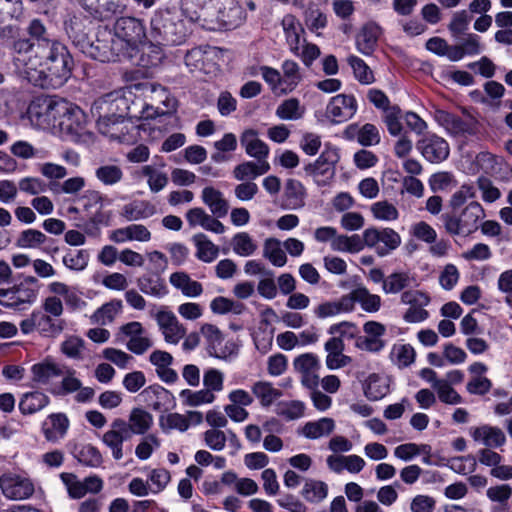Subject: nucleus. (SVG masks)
<instances>
[{"label": "nucleus", "instance_id": "obj_45", "mask_svg": "<svg viewBox=\"0 0 512 512\" xmlns=\"http://www.w3.org/2000/svg\"><path fill=\"white\" fill-rule=\"evenodd\" d=\"M352 309V293L344 296L338 302H325L315 308L314 313L318 318H326L347 312Z\"/></svg>", "mask_w": 512, "mask_h": 512}, {"label": "nucleus", "instance_id": "obj_22", "mask_svg": "<svg viewBox=\"0 0 512 512\" xmlns=\"http://www.w3.org/2000/svg\"><path fill=\"white\" fill-rule=\"evenodd\" d=\"M13 50L16 53L14 63L22 76L26 79V71H28V63H36L40 57L37 54V47L30 39H18L13 44Z\"/></svg>", "mask_w": 512, "mask_h": 512}, {"label": "nucleus", "instance_id": "obj_43", "mask_svg": "<svg viewBox=\"0 0 512 512\" xmlns=\"http://www.w3.org/2000/svg\"><path fill=\"white\" fill-rule=\"evenodd\" d=\"M270 170L268 162H252L247 161L237 165L233 170V176L239 180L255 179Z\"/></svg>", "mask_w": 512, "mask_h": 512}, {"label": "nucleus", "instance_id": "obj_26", "mask_svg": "<svg viewBox=\"0 0 512 512\" xmlns=\"http://www.w3.org/2000/svg\"><path fill=\"white\" fill-rule=\"evenodd\" d=\"M210 5L206 18L215 17L224 24H232L240 13L237 0H212Z\"/></svg>", "mask_w": 512, "mask_h": 512}, {"label": "nucleus", "instance_id": "obj_24", "mask_svg": "<svg viewBox=\"0 0 512 512\" xmlns=\"http://www.w3.org/2000/svg\"><path fill=\"white\" fill-rule=\"evenodd\" d=\"M434 119L447 133L453 136H460L472 132L471 123L464 121L459 116L446 110L437 109L434 112Z\"/></svg>", "mask_w": 512, "mask_h": 512}, {"label": "nucleus", "instance_id": "obj_9", "mask_svg": "<svg viewBox=\"0 0 512 512\" xmlns=\"http://www.w3.org/2000/svg\"><path fill=\"white\" fill-rule=\"evenodd\" d=\"M350 328L351 324L349 322H341L330 327L329 333L332 335L338 334L339 336H334L325 343V350L327 351L326 365L329 369H337L348 363L349 357L343 355V338H352V334L348 332Z\"/></svg>", "mask_w": 512, "mask_h": 512}, {"label": "nucleus", "instance_id": "obj_32", "mask_svg": "<svg viewBox=\"0 0 512 512\" xmlns=\"http://www.w3.org/2000/svg\"><path fill=\"white\" fill-rule=\"evenodd\" d=\"M431 446L428 444L405 443L394 449V456L403 461H410L413 458L423 455V463L431 464Z\"/></svg>", "mask_w": 512, "mask_h": 512}, {"label": "nucleus", "instance_id": "obj_3", "mask_svg": "<svg viewBox=\"0 0 512 512\" xmlns=\"http://www.w3.org/2000/svg\"><path fill=\"white\" fill-rule=\"evenodd\" d=\"M66 31L83 54L100 62L115 61L123 52V45L116 41L107 27H99L93 41L80 30L77 21L71 20L66 24Z\"/></svg>", "mask_w": 512, "mask_h": 512}, {"label": "nucleus", "instance_id": "obj_10", "mask_svg": "<svg viewBox=\"0 0 512 512\" xmlns=\"http://www.w3.org/2000/svg\"><path fill=\"white\" fill-rule=\"evenodd\" d=\"M0 489L7 499L21 501L34 495L35 483L25 474L7 472L0 476Z\"/></svg>", "mask_w": 512, "mask_h": 512}, {"label": "nucleus", "instance_id": "obj_27", "mask_svg": "<svg viewBox=\"0 0 512 512\" xmlns=\"http://www.w3.org/2000/svg\"><path fill=\"white\" fill-rule=\"evenodd\" d=\"M201 199L216 218H223L228 214L230 206L220 190L207 186L201 192Z\"/></svg>", "mask_w": 512, "mask_h": 512}, {"label": "nucleus", "instance_id": "obj_25", "mask_svg": "<svg viewBox=\"0 0 512 512\" xmlns=\"http://www.w3.org/2000/svg\"><path fill=\"white\" fill-rule=\"evenodd\" d=\"M240 143L247 155L255 158L259 163L267 162L270 150L268 145L258 137L257 131L245 130L240 137Z\"/></svg>", "mask_w": 512, "mask_h": 512}, {"label": "nucleus", "instance_id": "obj_62", "mask_svg": "<svg viewBox=\"0 0 512 512\" xmlns=\"http://www.w3.org/2000/svg\"><path fill=\"white\" fill-rule=\"evenodd\" d=\"M201 334L207 341V350L209 355L220 357L218 354L217 347L223 341V335L221 331L213 324H203L201 327Z\"/></svg>", "mask_w": 512, "mask_h": 512}, {"label": "nucleus", "instance_id": "obj_46", "mask_svg": "<svg viewBox=\"0 0 512 512\" xmlns=\"http://www.w3.org/2000/svg\"><path fill=\"white\" fill-rule=\"evenodd\" d=\"M335 423L331 418H321L317 421L307 422L302 428V434L309 439H318L328 436L334 430Z\"/></svg>", "mask_w": 512, "mask_h": 512}, {"label": "nucleus", "instance_id": "obj_2", "mask_svg": "<svg viewBox=\"0 0 512 512\" xmlns=\"http://www.w3.org/2000/svg\"><path fill=\"white\" fill-rule=\"evenodd\" d=\"M92 114L97 117V126L102 134L119 141H126L124 125L126 116L131 115L129 99L121 91L107 93L94 101Z\"/></svg>", "mask_w": 512, "mask_h": 512}, {"label": "nucleus", "instance_id": "obj_21", "mask_svg": "<svg viewBox=\"0 0 512 512\" xmlns=\"http://www.w3.org/2000/svg\"><path fill=\"white\" fill-rule=\"evenodd\" d=\"M85 121L84 112L78 107L65 101L63 112H58L57 127L63 132L78 134Z\"/></svg>", "mask_w": 512, "mask_h": 512}, {"label": "nucleus", "instance_id": "obj_56", "mask_svg": "<svg viewBox=\"0 0 512 512\" xmlns=\"http://www.w3.org/2000/svg\"><path fill=\"white\" fill-rule=\"evenodd\" d=\"M47 240V236L36 229L23 230L16 239V246L24 249L38 248L44 244Z\"/></svg>", "mask_w": 512, "mask_h": 512}, {"label": "nucleus", "instance_id": "obj_36", "mask_svg": "<svg viewBox=\"0 0 512 512\" xmlns=\"http://www.w3.org/2000/svg\"><path fill=\"white\" fill-rule=\"evenodd\" d=\"M380 34L381 29L376 23L370 22L365 24L358 34V50L365 55L370 54L376 46Z\"/></svg>", "mask_w": 512, "mask_h": 512}, {"label": "nucleus", "instance_id": "obj_40", "mask_svg": "<svg viewBox=\"0 0 512 512\" xmlns=\"http://www.w3.org/2000/svg\"><path fill=\"white\" fill-rule=\"evenodd\" d=\"M193 242L197 249L196 257L199 260L211 263L218 257L219 247L210 241L205 234L199 233L194 235Z\"/></svg>", "mask_w": 512, "mask_h": 512}, {"label": "nucleus", "instance_id": "obj_61", "mask_svg": "<svg viewBox=\"0 0 512 512\" xmlns=\"http://www.w3.org/2000/svg\"><path fill=\"white\" fill-rule=\"evenodd\" d=\"M233 251L243 257L252 255L257 250V244L246 232H239L232 238Z\"/></svg>", "mask_w": 512, "mask_h": 512}, {"label": "nucleus", "instance_id": "obj_12", "mask_svg": "<svg viewBox=\"0 0 512 512\" xmlns=\"http://www.w3.org/2000/svg\"><path fill=\"white\" fill-rule=\"evenodd\" d=\"M76 3L85 17L100 22L112 19L125 9L122 0H77Z\"/></svg>", "mask_w": 512, "mask_h": 512}, {"label": "nucleus", "instance_id": "obj_39", "mask_svg": "<svg viewBox=\"0 0 512 512\" xmlns=\"http://www.w3.org/2000/svg\"><path fill=\"white\" fill-rule=\"evenodd\" d=\"M304 22L311 32L319 36V30L327 26L328 19L316 3L310 2L304 10Z\"/></svg>", "mask_w": 512, "mask_h": 512}, {"label": "nucleus", "instance_id": "obj_34", "mask_svg": "<svg viewBox=\"0 0 512 512\" xmlns=\"http://www.w3.org/2000/svg\"><path fill=\"white\" fill-rule=\"evenodd\" d=\"M49 422L43 425V433L48 441H58L63 438L69 427V420L63 413H54L48 417Z\"/></svg>", "mask_w": 512, "mask_h": 512}, {"label": "nucleus", "instance_id": "obj_53", "mask_svg": "<svg viewBox=\"0 0 512 512\" xmlns=\"http://www.w3.org/2000/svg\"><path fill=\"white\" fill-rule=\"evenodd\" d=\"M180 397L183 399L185 405L191 407L210 404L213 403L216 399L215 394L206 388L198 391L184 389L181 391Z\"/></svg>", "mask_w": 512, "mask_h": 512}, {"label": "nucleus", "instance_id": "obj_47", "mask_svg": "<svg viewBox=\"0 0 512 512\" xmlns=\"http://www.w3.org/2000/svg\"><path fill=\"white\" fill-rule=\"evenodd\" d=\"M354 302H357L368 313H375L381 307L379 295L371 294L365 287L356 284H354Z\"/></svg>", "mask_w": 512, "mask_h": 512}, {"label": "nucleus", "instance_id": "obj_28", "mask_svg": "<svg viewBox=\"0 0 512 512\" xmlns=\"http://www.w3.org/2000/svg\"><path fill=\"white\" fill-rule=\"evenodd\" d=\"M156 212V205L150 201L134 200L122 207L121 216L127 221H137L152 217Z\"/></svg>", "mask_w": 512, "mask_h": 512}, {"label": "nucleus", "instance_id": "obj_49", "mask_svg": "<svg viewBox=\"0 0 512 512\" xmlns=\"http://www.w3.org/2000/svg\"><path fill=\"white\" fill-rule=\"evenodd\" d=\"M212 0H181V9L183 14L192 22L200 20L207 15L211 8Z\"/></svg>", "mask_w": 512, "mask_h": 512}, {"label": "nucleus", "instance_id": "obj_50", "mask_svg": "<svg viewBox=\"0 0 512 512\" xmlns=\"http://www.w3.org/2000/svg\"><path fill=\"white\" fill-rule=\"evenodd\" d=\"M121 309V300H112L98 308L91 316V320L96 324L107 325L113 322L116 315L120 313Z\"/></svg>", "mask_w": 512, "mask_h": 512}, {"label": "nucleus", "instance_id": "obj_6", "mask_svg": "<svg viewBox=\"0 0 512 512\" xmlns=\"http://www.w3.org/2000/svg\"><path fill=\"white\" fill-rule=\"evenodd\" d=\"M65 101H55L47 97H38L33 100L27 110L32 125L49 129L57 127L58 112H63Z\"/></svg>", "mask_w": 512, "mask_h": 512}, {"label": "nucleus", "instance_id": "obj_63", "mask_svg": "<svg viewBox=\"0 0 512 512\" xmlns=\"http://www.w3.org/2000/svg\"><path fill=\"white\" fill-rule=\"evenodd\" d=\"M356 139L363 147H370L380 143L381 134L374 124L366 123L357 130Z\"/></svg>", "mask_w": 512, "mask_h": 512}, {"label": "nucleus", "instance_id": "obj_33", "mask_svg": "<svg viewBox=\"0 0 512 512\" xmlns=\"http://www.w3.org/2000/svg\"><path fill=\"white\" fill-rule=\"evenodd\" d=\"M171 285L180 290L181 293L190 298L198 297L203 292V286L200 282L193 280L185 272H174L170 275Z\"/></svg>", "mask_w": 512, "mask_h": 512}, {"label": "nucleus", "instance_id": "obj_13", "mask_svg": "<svg viewBox=\"0 0 512 512\" xmlns=\"http://www.w3.org/2000/svg\"><path fill=\"white\" fill-rule=\"evenodd\" d=\"M153 317L167 343L176 345L186 335L185 327L172 311L162 307Z\"/></svg>", "mask_w": 512, "mask_h": 512}, {"label": "nucleus", "instance_id": "obj_60", "mask_svg": "<svg viewBox=\"0 0 512 512\" xmlns=\"http://www.w3.org/2000/svg\"><path fill=\"white\" fill-rule=\"evenodd\" d=\"M446 232L452 236H468L470 235L466 222L462 214L459 216L455 214L446 213L441 217Z\"/></svg>", "mask_w": 512, "mask_h": 512}, {"label": "nucleus", "instance_id": "obj_58", "mask_svg": "<svg viewBox=\"0 0 512 512\" xmlns=\"http://www.w3.org/2000/svg\"><path fill=\"white\" fill-rule=\"evenodd\" d=\"M428 183L433 192H448L457 186L454 175L446 171L434 173Z\"/></svg>", "mask_w": 512, "mask_h": 512}, {"label": "nucleus", "instance_id": "obj_5", "mask_svg": "<svg viewBox=\"0 0 512 512\" xmlns=\"http://www.w3.org/2000/svg\"><path fill=\"white\" fill-rule=\"evenodd\" d=\"M47 289L53 295L42 301L41 310L54 318L61 319L64 313V304L60 297H63L66 306L73 311L86 306L78 292L63 282L53 281L48 284Z\"/></svg>", "mask_w": 512, "mask_h": 512}, {"label": "nucleus", "instance_id": "obj_37", "mask_svg": "<svg viewBox=\"0 0 512 512\" xmlns=\"http://www.w3.org/2000/svg\"><path fill=\"white\" fill-rule=\"evenodd\" d=\"M65 366L51 361L34 364L31 368L33 380L40 384H48L53 378L60 377L64 373Z\"/></svg>", "mask_w": 512, "mask_h": 512}, {"label": "nucleus", "instance_id": "obj_54", "mask_svg": "<svg viewBox=\"0 0 512 512\" xmlns=\"http://www.w3.org/2000/svg\"><path fill=\"white\" fill-rule=\"evenodd\" d=\"M305 112V108L300 105L297 98L284 100L276 109V115L282 120L300 119Z\"/></svg>", "mask_w": 512, "mask_h": 512}, {"label": "nucleus", "instance_id": "obj_41", "mask_svg": "<svg viewBox=\"0 0 512 512\" xmlns=\"http://www.w3.org/2000/svg\"><path fill=\"white\" fill-rule=\"evenodd\" d=\"M153 424V417L147 411L141 408H134L129 415V435L145 434Z\"/></svg>", "mask_w": 512, "mask_h": 512}, {"label": "nucleus", "instance_id": "obj_38", "mask_svg": "<svg viewBox=\"0 0 512 512\" xmlns=\"http://www.w3.org/2000/svg\"><path fill=\"white\" fill-rule=\"evenodd\" d=\"M391 362L400 369L412 365L416 358V352L412 345L407 343H395L390 351Z\"/></svg>", "mask_w": 512, "mask_h": 512}, {"label": "nucleus", "instance_id": "obj_17", "mask_svg": "<svg viewBox=\"0 0 512 512\" xmlns=\"http://www.w3.org/2000/svg\"><path fill=\"white\" fill-rule=\"evenodd\" d=\"M338 155L334 150H325L318 159L306 167V171L319 185H325L333 178Z\"/></svg>", "mask_w": 512, "mask_h": 512}, {"label": "nucleus", "instance_id": "obj_8", "mask_svg": "<svg viewBox=\"0 0 512 512\" xmlns=\"http://www.w3.org/2000/svg\"><path fill=\"white\" fill-rule=\"evenodd\" d=\"M119 44L123 45V51L127 48H136L146 38L144 23L135 17L124 16L116 20L112 32Z\"/></svg>", "mask_w": 512, "mask_h": 512}, {"label": "nucleus", "instance_id": "obj_35", "mask_svg": "<svg viewBox=\"0 0 512 512\" xmlns=\"http://www.w3.org/2000/svg\"><path fill=\"white\" fill-rule=\"evenodd\" d=\"M27 32L30 36L29 39L34 42L37 47V54L50 48V44L59 43V41L51 38L46 27L39 19H33L29 23Z\"/></svg>", "mask_w": 512, "mask_h": 512}, {"label": "nucleus", "instance_id": "obj_64", "mask_svg": "<svg viewBox=\"0 0 512 512\" xmlns=\"http://www.w3.org/2000/svg\"><path fill=\"white\" fill-rule=\"evenodd\" d=\"M65 267L74 271L84 270L89 262V253L86 250H69L62 260Z\"/></svg>", "mask_w": 512, "mask_h": 512}, {"label": "nucleus", "instance_id": "obj_31", "mask_svg": "<svg viewBox=\"0 0 512 512\" xmlns=\"http://www.w3.org/2000/svg\"><path fill=\"white\" fill-rule=\"evenodd\" d=\"M50 402L49 397L40 391L26 392L22 394L18 408L22 415H32L44 409Z\"/></svg>", "mask_w": 512, "mask_h": 512}, {"label": "nucleus", "instance_id": "obj_51", "mask_svg": "<svg viewBox=\"0 0 512 512\" xmlns=\"http://www.w3.org/2000/svg\"><path fill=\"white\" fill-rule=\"evenodd\" d=\"M62 380L60 386L51 390V393L58 396H64L75 393L81 388V380L76 377L74 369L65 367L64 373L61 375Z\"/></svg>", "mask_w": 512, "mask_h": 512}, {"label": "nucleus", "instance_id": "obj_20", "mask_svg": "<svg viewBox=\"0 0 512 512\" xmlns=\"http://www.w3.org/2000/svg\"><path fill=\"white\" fill-rule=\"evenodd\" d=\"M469 435L474 442L485 446V448H499L506 443L504 432L499 427L489 424L470 427Z\"/></svg>", "mask_w": 512, "mask_h": 512}, {"label": "nucleus", "instance_id": "obj_44", "mask_svg": "<svg viewBox=\"0 0 512 512\" xmlns=\"http://www.w3.org/2000/svg\"><path fill=\"white\" fill-rule=\"evenodd\" d=\"M263 256L276 267H282L287 262L285 249L280 240L268 238L263 245Z\"/></svg>", "mask_w": 512, "mask_h": 512}, {"label": "nucleus", "instance_id": "obj_29", "mask_svg": "<svg viewBox=\"0 0 512 512\" xmlns=\"http://www.w3.org/2000/svg\"><path fill=\"white\" fill-rule=\"evenodd\" d=\"M281 25L290 50L295 55H299L301 35L304 33L301 23L294 15L287 14L283 17Z\"/></svg>", "mask_w": 512, "mask_h": 512}, {"label": "nucleus", "instance_id": "obj_55", "mask_svg": "<svg viewBox=\"0 0 512 512\" xmlns=\"http://www.w3.org/2000/svg\"><path fill=\"white\" fill-rule=\"evenodd\" d=\"M470 234L478 228L479 220L485 217V210L477 201H472L461 212Z\"/></svg>", "mask_w": 512, "mask_h": 512}, {"label": "nucleus", "instance_id": "obj_23", "mask_svg": "<svg viewBox=\"0 0 512 512\" xmlns=\"http://www.w3.org/2000/svg\"><path fill=\"white\" fill-rule=\"evenodd\" d=\"M326 117L335 124H341L352 117V96L338 94L332 97L326 107Z\"/></svg>", "mask_w": 512, "mask_h": 512}, {"label": "nucleus", "instance_id": "obj_52", "mask_svg": "<svg viewBox=\"0 0 512 512\" xmlns=\"http://www.w3.org/2000/svg\"><path fill=\"white\" fill-rule=\"evenodd\" d=\"M137 286L144 294L162 298L167 294V287L158 277L142 276L137 279Z\"/></svg>", "mask_w": 512, "mask_h": 512}, {"label": "nucleus", "instance_id": "obj_48", "mask_svg": "<svg viewBox=\"0 0 512 512\" xmlns=\"http://www.w3.org/2000/svg\"><path fill=\"white\" fill-rule=\"evenodd\" d=\"M413 280L409 272H395L385 278L382 289L386 294H396L409 287Z\"/></svg>", "mask_w": 512, "mask_h": 512}, {"label": "nucleus", "instance_id": "obj_18", "mask_svg": "<svg viewBox=\"0 0 512 512\" xmlns=\"http://www.w3.org/2000/svg\"><path fill=\"white\" fill-rule=\"evenodd\" d=\"M37 297V291L25 284H17L11 288H0V305L6 308L20 309L24 304H32Z\"/></svg>", "mask_w": 512, "mask_h": 512}, {"label": "nucleus", "instance_id": "obj_59", "mask_svg": "<svg viewBox=\"0 0 512 512\" xmlns=\"http://www.w3.org/2000/svg\"><path fill=\"white\" fill-rule=\"evenodd\" d=\"M96 178L106 186H113L123 178L122 169L113 164L102 165L95 170Z\"/></svg>", "mask_w": 512, "mask_h": 512}, {"label": "nucleus", "instance_id": "obj_42", "mask_svg": "<svg viewBox=\"0 0 512 512\" xmlns=\"http://www.w3.org/2000/svg\"><path fill=\"white\" fill-rule=\"evenodd\" d=\"M252 393L259 400L262 407L271 406L283 393L275 388L272 383L267 381H258L252 386Z\"/></svg>", "mask_w": 512, "mask_h": 512}, {"label": "nucleus", "instance_id": "obj_19", "mask_svg": "<svg viewBox=\"0 0 512 512\" xmlns=\"http://www.w3.org/2000/svg\"><path fill=\"white\" fill-rule=\"evenodd\" d=\"M392 383V378L386 373H372L362 381V389L366 398L378 401L390 393Z\"/></svg>", "mask_w": 512, "mask_h": 512}, {"label": "nucleus", "instance_id": "obj_1", "mask_svg": "<svg viewBox=\"0 0 512 512\" xmlns=\"http://www.w3.org/2000/svg\"><path fill=\"white\" fill-rule=\"evenodd\" d=\"M28 64V82L43 89H56L70 78L73 60L66 46L59 42L40 53L36 63Z\"/></svg>", "mask_w": 512, "mask_h": 512}, {"label": "nucleus", "instance_id": "obj_4", "mask_svg": "<svg viewBox=\"0 0 512 512\" xmlns=\"http://www.w3.org/2000/svg\"><path fill=\"white\" fill-rule=\"evenodd\" d=\"M151 36L159 42L167 45L181 44L187 37L188 31L177 11L159 9L151 18Z\"/></svg>", "mask_w": 512, "mask_h": 512}, {"label": "nucleus", "instance_id": "obj_16", "mask_svg": "<svg viewBox=\"0 0 512 512\" xmlns=\"http://www.w3.org/2000/svg\"><path fill=\"white\" fill-rule=\"evenodd\" d=\"M417 148L422 156L431 163H440L449 156L450 148L447 141L436 135L430 134L417 143Z\"/></svg>", "mask_w": 512, "mask_h": 512}, {"label": "nucleus", "instance_id": "obj_11", "mask_svg": "<svg viewBox=\"0 0 512 512\" xmlns=\"http://www.w3.org/2000/svg\"><path fill=\"white\" fill-rule=\"evenodd\" d=\"M400 301L408 308L403 313L402 319L409 324L422 323L430 317L426 307L431 303L428 293L421 290H406L401 294Z\"/></svg>", "mask_w": 512, "mask_h": 512}, {"label": "nucleus", "instance_id": "obj_57", "mask_svg": "<svg viewBox=\"0 0 512 512\" xmlns=\"http://www.w3.org/2000/svg\"><path fill=\"white\" fill-rule=\"evenodd\" d=\"M260 72L264 81L270 86L274 94L281 95L289 93L287 86L284 84L283 77L278 70L269 66H261Z\"/></svg>", "mask_w": 512, "mask_h": 512}, {"label": "nucleus", "instance_id": "obj_14", "mask_svg": "<svg viewBox=\"0 0 512 512\" xmlns=\"http://www.w3.org/2000/svg\"><path fill=\"white\" fill-rule=\"evenodd\" d=\"M293 366L301 374V383L308 389L319 385L318 371L321 368L318 357L313 353H304L294 359Z\"/></svg>", "mask_w": 512, "mask_h": 512}, {"label": "nucleus", "instance_id": "obj_7", "mask_svg": "<svg viewBox=\"0 0 512 512\" xmlns=\"http://www.w3.org/2000/svg\"><path fill=\"white\" fill-rule=\"evenodd\" d=\"M20 330L24 335L38 332L42 337L55 338L59 336L66 327L64 319H57L43 312L41 309H34L32 313L20 322Z\"/></svg>", "mask_w": 512, "mask_h": 512}, {"label": "nucleus", "instance_id": "obj_15", "mask_svg": "<svg viewBox=\"0 0 512 512\" xmlns=\"http://www.w3.org/2000/svg\"><path fill=\"white\" fill-rule=\"evenodd\" d=\"M130 438L127 422L116 418L111 423L110 429L103 434L102 441L111 450L113 458L120 460L123 458V442Z\"/></svg>", "mask_w": 512, "mask_h": 512}, {"label": "nucleus", "instance_id": "obj_30", "mask_svg": "<svg viewBox=\"0 0 512 512\" xmlns=\"http://www.w3.org/2000/svg\"><path fill=\"white\" fill-rule=\"evenodd\" d=\"M306 191L301 182L289 179L284 188L283 207L289 210L300 209L305 205Z\"/></svg>", "mask_w": 512, "mask_h": 512}]
</instances>
